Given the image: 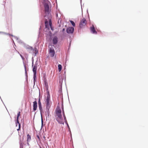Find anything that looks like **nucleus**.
<instances>
[{"mask_svg":"<svg viewBox=\"0 0 148 148\" xmlns=\"http://www.w3.org/2000/svg\"><path fill=\"white\" fill-rule=\"evenodd\" d=\"M56 120L59 123L64 124V122L61 114V110L59 108H57L56 110Z\"/></svg>","mask_w":148,"mask_h":148,"instance_id":"1","label":"nucleus"},{"mask_svg":"<svg viewBox=\"0 0 148 148\" xmlns=\"http://www.w3.org/2000/svg\"><path fill=\"white\" fill-rule=\"evenodd\" d=\"M87 24V21L86 19L83 18L80 19L79 23V27L80 28H84Z\"/></svg>","mask_w":148,"mask_h":148,"instance_id":"2","label":"nucleus"},{"mask_svg":"<svg viewBox=\"0 0 148 148\" xmlns=\"http://www.w3.org/2000/svg\"><path fill=\"white\" fill-rule=\"evenodd\" d=\"M45 3L44 4V6L45 12L48 13L49 9V4L50 3V2L48 0H45Z\"/></svg>","mask_w":148,"mask_h":148,"instance_id":"3","label":"nucleus"},{"mask_svg":"<svg viewBox=\"0 0 148 148\" xmlns=\"http://www.w3.org/2000/svg\"><path fill=\"white\" fill-rule=\"evenodd\" d=\"M45 27L46 28H49V26H50L51 30H53L52 28L51 27L52 23L51 19H49V23L48 22L47 20H45Z\"/></svg>","mask_w":148,"mask_h":148,"instance_id":"4","label":"nucleus"},{"mask_svg":"<svg viewBox=\"0 0 148 148\" xmlns=\"http://www.w3.org/2000/svg\"><path fill=\"white\" fill-rule=\"evenodd\" d=\"M32 66L33 67V71L34 74V80H35L36 77V71L37 69V65L36 64H35L34 66H33V63Z\"/></svg>","mask_w":148,"mask_h":148,"instance_id":"5","label":"nucleus"},{"mask_svg":"<svg viewBox=\"0 0 148 148\" xmlns=\"http://www.w3.org/2000/svg\"><path fill=\"white\" fill-rule=\"evenodd\" d=\"M21 114V112H18L17 114V115L16 118V126H17V124H18V128L17 129V130L18 131L20 129V127H21V125L19 123V122L18 121V118L19 117L20 115Z\"/></svg>","mask_w":148,"mask_h":148,"instance_id":"6","label":"nucleus"},{"mask_svg":"<svg viewBox=\"0 0 148 148\" xmlns=\"http://www.w3.org/2000/svg\"><path fill=\"white\" fill-rule=\"evenodd\" d=\"M74 31V28L72 27H69L66 29V31L68 34H72Z\"/></svg>","mask_w":148,"mask_h":148,"instance_id":"7","label":"nucleus"},{"mask_svg":"<svg viewBox=\"0 0 148 148\" xmlns=\"http://www.w3.org/2000/svg\"><path fill=\"white\" fill-rule=\"evenodd\" d=\"M90 29L92 33L94 34H97V32L96 31L95 27L93 25H92V26L90 27Z\"/></svg>","mask_w":148,"mask_h":148,"instance_id":"8","label":"nucleus"},{"mask_svg":"<svg viewBox=\"0 0 148 148\" xmlns=\"http://www.w3.org/2000/svg\"><path fill=\"white\" fill-rule=\"evenodd\" d=\"M49 53L51 57H53L55 54V51L53 49L50 48L49 49Z\"/></svg>","mask_w":148,"mask_h":148,"instance_id":"9","label":"nucleus"},{"mask_svg":"<svg viewBox=\"0 0 148 148\" xmlns=\"http://www.w3.org/2000/svg\"><path fill=\"white\" fill-rule=\"evenodd\" d=\"M31 137L30 135H29V134H28L27 135V145H29V142L31 140Z\"/></svg>","mask_w":148,"mask_h":148,"instance_id":"10","label":"nucleus"},{"mask_svg":"<svg viewBox=\"0 0 148 148\" xmlns=\"http://www.w3.org/2000/svg\"><path fill=\"white\" fill-rule=\"evenodd\" d=\"M26 48L27 50V51H29V53H31L32 51H33V48L31 46H26Z\"/></svg>","mask_w":148,"mask_h":148,"instance_id":"11","label":"nucleus"},{"mask_svg":"<svg viewBox=\"0 0 148 148\" xmlns=\"http://www.w3.org/2000/svg\"><path fill=\"white\" fill-rule=\"evenodd\" d=\"M37 102L36 101H35L33 102V110L34 111H36L37 108Z\"/></svg>","mask_w":148,"mask_h":148,"instance_id":"12","label":"nucleus"},{"mask_svg":"<svg viewBox=\"0 0 148 148\" xmlns=\"http://www.w3.org/2000/svg\"><path fill=\"white\" fill-rule=\"evenodd\" d=\"M38 106L39 107V110L40 111V112H41L42 110V105L41 103L40 102V99H39L38 100Z\"/></svg>","mask_w":148,"mask_h":148,"instance_id":"13","label":"nucleus"},{"mask_svg":"<svg viewBox=\"0 0 148 148\" xmlns=\"http://www.w3.org/2000/svg\"><path fill=\"white\" fill-rule=\"evenodd\" d=\"M58 42V38L56 36L53 37V43L54 44H56Z\"/></svg>","mask_w":148,"mask_h":148,"instance_id":"14","label":"nucleus"},{"mask_svg":"<svg viewBox=\"0 0 148 148\" xmlns=\"http://www.w3.org/2000/svg\"><path fill=\"white\" fill-rule=\"evenodd\" d=\"M50 100V97L49 96H48L47 97V98L46 99V102L47 103V105H49V102Z\"/></svg>","mask_w":148,"mask_h":148,"instance_id":"15","label":"nucleus"},{"mask_svg":"<svg viewBox=\"0 0 148 148\" xmlns=\"http://www.w3.org/2000/svg\"><path fill=\"white\" fill-rule=\"evenodd\" d=\"M62 113H63V116L64 117V121H65V122L66 123H67V120H66V116H65V113H64V110H63V111H62Z\"/></svg>","mask_w":148,"mask_h":148,"instance_id":"16","label":"nucleus"},{"mask_svg":"<svg viewBox=\"0 0 148 148\" xmlns=\"http://www.w3.org/2000/svg\"><path fill=\"white\" fill-rule=\"evenodd\" d=\"M62 68V66L61 65V64H59L58 65V69L59 72H60L61 71Z\"/></svg>","mask_w":148,"mask_h":148,"instance_id":"17","label":"nucleus"},{"mask_svg":"<svg viewBox=\"0 0 148 148\" xmlns=\"http://www.w3.org/2000/svg\"><path fill=\"white\" fill-rule=\"evenodd\" d=\"M70 22L71 23V24H72V25L73 27H75V24L74 22L73 21L71 20V21H70Z\"/></svg>","mask_w":148,"mask_h":148,"instance_id":"18","label":"nucleus"},{"mask_svg":"<svg viewBox=\"0 0 148 148\" xmlns=\"http://www.w3.org/2000/svg\"><path fill=\"white\" fill-rule=\"evenodd\" d=\"M21 148H23V145L22 143L20 144Z\"/></svg>","mask_w":148,"mask_h":148,"instance_id":"19","label":"nucleus"},{"mask_svg":"<svg viewBox=\"0 0 148 148\" xmlns=\"http://www.w3.org/2000/svg\"><path fill=\"white\" fill-rule=\"evenodd\" d=\"M65 29L64 28H63L62 30V32H63L65 31Z\"/></svg>","mask_w":148,"mask_h":148,"instance_id":"20","label":"nucleus"},{"mask_svg":"<svg viewBox=\"0 0 148 148\" xmlns=\"http://www.w3.org/2000/svg\"><path fill=\"white\" fill-rule=\"evenodd\" d=\"M25 73H27V72H26V67L25 66Z\"/></svg>","mask_w":148,"mask_h":148,"instance_id":"21","label":"nucleus"},{"mask_svg":"<svg viewBox=\"0 0 148 148\" xmlns=\"http://www.w3.org/2000/svg\"><path fill=\"white\" fill-rule=\"evenodd\" d=\"M20 55L21 56V57L23 59V56H22V55L21 54H20Z\"/></svg>","mask_w":148,"mask_h":148,"instance_id":"22","label":"nucleus"},{"mask_svg":"<svg viewBox=\"0 0 148 148\" xmlns=\"http://www.w3.org/2000/svg\"><path fill=\"white\" fill-rule=\"evenodd\" d=\"M7 34V35H10H10H11V36H13V35H10V34Z\"/></svg>","mask_w":148,"mask_h":148,"instance_id":"23","label":"nucleus"},{"mask_svg":"<svg viewBox=\"0 0 148 148\" xmlns=\"http://www.w3.org/2000/svg\"><path fill=\"white\" fill-rule=\"evenodd\" d=\"M38 137L39 138V136H38Z\"/></svg>","mask_w":148,"mask_h":148,"instance_id":"24","label":"nucleus"},{"mask_svg":"<svg viewBox=\"0 0 148 148\" xmlns=\"http://www.w3.org/2000/svg\"><path fill=\"white\" fill-rule=\"evenodd\" d=\"M42 123H43V121H42Z\"/></svg>","mask_w":148,"mask_h":148,"instance_id":"25","label":"nucleus"},{"mask_svg":"<svg viewBox=\"0 0 148 148\" xmlns=\"http://www.w3.org/2000/svg\"><path fill=\"white\" fill-rule=\"evenodd\" d=\"M1 33V32H0V33Z\"/></svg>","mask_w":148,"mask_h":148,"instance_id":"26","label":"nucleus"}]
</instances>
